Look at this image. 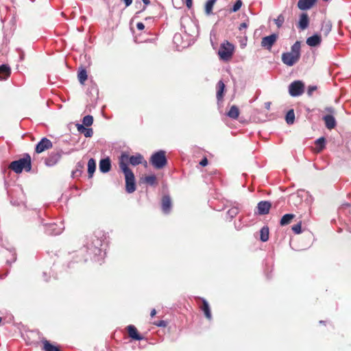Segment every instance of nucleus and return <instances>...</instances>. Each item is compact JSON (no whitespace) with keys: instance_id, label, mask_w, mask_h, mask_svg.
Segmentation results:
<instances>
[{"instance_id":"nucleus-33","label":"nucleus","mask_w":351,"mask_h":351,"mask_svg":"<svg viewBox=\"0 0 351 351\" xmlns=\"http://www.w3.org/2000/svg\"><path fill=\"white\" fill-rule=\"evenodd\" d=\"M79 82L84 84V82L87 80V72L85 69H82L77 74Z\"/></svg>"},{"instance_id":"nucleus-4","label":"nucleus","mask_w":351,"mask_h":351,"mask_svg":"<svg viewBox=\"0 0 351 351\" xmlns=\"http://www.w3.org/2000/svg\"><path fill=\"white\" fill-rule=\"evenodd\" d=\"M120 169L123 171L125 180V191L128 193H132L136 191V182L134 174L125 165H122Z\"/></svg>"},{"instance_id":"nucleus-1","label":"nucleus","mask_w":351,"mask_h":351,"mask_svg":"<svg viewBox=\"0 0 351 351\" xmlns=\"http://www.w3.org/2000/svg\"><path fill=\"white\" fill-rule=\"evenodd\" d=\"M300 42L296 41L291 47V51L285 52L282 54V62L291 66L296 64L300 58Z\"/></svg>"},{"instance_id":"nucleus-10","label":"nucleus","mask_w":351,"mask_h":351,"mask_svg":"<svg viewBox=\"0 0 351 351\" xmlns=\"http://www.w3.org/2000/svg\"><path fill=\"white\" fill-rule=\"evenodd\" d=\"M61 157L60 152H53L45 159V164L47 167H53L60 161Z\"/></svg>"},{"instance_id":"nucleus-8","label":"nucleus","mask_w":351,"mask_h":351,"mask_svg":"<svg viewBox=\"0 0 351 351\" xmlns=\"http://www.w3.org/2000/svg\"><path fill=\"white\" fill-rule=\"evenodd\" d=\"M326 111L328 112L330 114H326L323 117L324 124L328 130H332L336 125V120L334 117L331 114L334 113V109L331 107L326 108Z\"/></svg>"},{"instance_id":"nucleus-39","label":"nucleus","mask_w":351,"mask_h":351,"mask_svg":"<svg viewBox=\"0 0 351 351\" xmlns=\"http://www.w3.org/2000/svg\"><path fill=\"white\" fill-rule=\"evenodd\" d=\"M285 21V18L282 14H280L276 19H275V23L278 27H280Z\"/></svg>"},{"instance_id":"nucleus-40","label":"nucleus","mask_w":351,"mask_h":351,"mask_svg":"<svg viewBox=\"0 0 351 351\" xmlns=\"http://www.w3.org/2000/svg\"><path fill=\"white\" fill-rule=\"evenodd\" d=\"M292 230L295 233V234H300L302 232V226H301V223H298L294 226H292Z\"/></svg>"},{"instance_id":"nucleus-21","label":"nucleus","mask_w":351,"mask_h":351,"mask_svg":"<svg viewBox=\"0 0 351 351\" xmlns=\"http://www.w3.org/2000/svg\"><path fill=\"white\" fill-rule=\"evenodd\" d=\"M67 128L69 130H73L77 129L78 132H92V129H86L83 126V125H81L80 123H70L68 124Z\"/></svg>"},{"instance_id":"nucleus-37","label":"nucleus","mask_w":351,"mask_h":351,"mask_svg":"<svg viewBox=\"0 0 351 351\" xmlns=\"http://www.w3.org/2000/svg\"><path fill=\"white\" fill-rule=\"evenodd\" d=\"M238 213L239 208L237 207H232L230 208L227 212V215L230 217V219L234 218Z\"/></svg>"},{"instance_id":"nucleus-38","label":"nucleus","mask_w":351,"mask_h":351,"mask_svg":"<svg viewBox=\"0 0 351 351\" xmlns=\"http://www.w3.org/2000/svg\"><path fill=\"white\" fill-rule=\"evenodd\" d=\"M242 6V1L241 0H237L235 3L234 4L232 8L231 9V11L233 12H237Z\"/></svg>"},{"instance_id":"nucleus-7","label":"nucleus","mask_w":351,"mask_h":351,"mask_svg":"<svg viewBox=\"0 0 351 351\" xmlns=\"http://www.w3.org/2000/svg\"><path fill=\"white\" fill-rule=\"evenodd\" d=\"M304 92V84L300 80H295L289 86V93L292 97H298Z\"/></svg>"},{"instance_id":"nucleus-29","label":"nucleus","mask_w":351,"mask_h":351,"mask_svg":"<svg viewBox=\"0 0 351 351\" xmlns=\"http://www.w3.org/2000/svg\"><path fill=\"white\" fill-rule=\"evenodd\" d=\"M43 344L45 351H61L58 346L52 345L47 340L43 342Z\"/></svg>"},{"instance_id":"nucleus-5","label":"nucleus","mask_w":351,"mask_h":351,"mask_svg":"<svg viewBox=\"0 0 351 351\" xmlns=\"http://www.w3.org/2000/svg\"><path fill=\"white\" fill-rule=\"evenodd\" d=\"M151 165L157 169H161L167 164L166 152L164 150H159L154 153L149 160Z\"/></svg>"},{"instance_id":"nucleus-43","label":"nucleus","mask_w":351,"mask_h":351,"mask_svg":"<svg viewBox=\"0 0 351 351\" xmlns=\"http://www.w3.org/2000/svg\"><path fill=\"white\" fill-rule=\"evenodd\" d=\"M10 254H12V261H9V260H8V261H7V263H12V262H14V261H16V253H15V251H14V250H11V251H10Z\"/></svg>"},{"instance_id":"nucleus-6","label":"nucleus","mask_w":351,"mask_h":351,"mask_svg":"<svg viewBox=\"0 0 351 351\" xmlns=\"http://www.w3.org/2000/svg\"><path fill=\"white\" fill-rule=\"evenodd\" d=\"M234 46L228 40L223 42L219 47L218 55L223 61H229L234 53Z\"/></svg>"},{"instance_id":"nucleus-12","label":"nucleus","mask_w":351,"mask_h":351,"mask_svg":"<svg viewBox=\"0 0 351 351\" xmlns=\"http://www.w3.org/2000/svg\"><path fill=\"white\" fill-rule=\"evenodd\" d=\"M271 204L268 201H261L258 204L257 209L259 215H263L268 214Z\"/></svg>"},{"instance_id":"nucleus-2","label":"nucleus","mask_w":351,"mask_h":351,"mask_svg":"<svg viewBox=\"0 0 351 351\" xmlns=\"http://www.w3.org/2000/svg\"><path fill=\"white\" fill-rule=\"evenodd\" d=\"M10 168L16 173H20L24 169L26 171H29L32 168L31 157L29 154L19 160L12 161L10 165Z\"/></svg>"},{"instance_id":"nucleus-14","label":"nucleus","mask_w":351,"mask_h":351,"mask_svg":"<svg viewBox=\"0 0 351 351\" xmlns=\"http://www.w3.org/2000/svg\"><path fill=\"white\" fill-rule=\"evenodd\" d=\"M99 171L101 173H108L111 169V162L109 158H103L99 161Z\"/></svg>"},{"instance_id":"nucleus-17","label":"nucleus","mask_w":351,"mask_h":351,"mask_svg":"<svg viewBox=\"0 0 351 351\" xmlns=\"http://www.w3.org/2000/svg\"><path fill=\"white\" fill-rule=\"evenodd\" d=\"M128 332L130 338L135 340H142L143 337L138 333L136 328L133 325H129L128 326Z\"/></svg>"},{"instance_id":"nucleus-31","label":"nucleus","mask_w":351,"mask_h":351,"mask_svg":"<svg viewBox=\"0 0 351 351\" xmlns=\"http://www.w3.org/2000/svg\"><path fill=\"white\" fill-rule=\"evenodd\" d=\"M84 168V165L81 162H78L76 165L75 170L72 171L71 176L73 178H77L81 176L82 173V169Z\"/></svg>"},{"instance_id":"nucleus-16","label":"nucleus","mask_w":351,"mask_h":351,"mask_svg":"<svg viewBox=\"0 0 351 351\" xmlns=\"http://www.w3.org/2000/svg\"><path fill=\"white\" fill-rule=\"evenodd\" d=\"M171 208V200L169 195H165L162 199V210L165 214L169 213Z\"/></svg>"},{"instance_id":"nucleus-24","label":"nucleus","mask_w":351,"mask_h":351,"mask_svg":"<svg viewBox=\"0 0 351 351\" xmlns=\"http://www.w3.org/2000/svg\"><path fill=\"white\" fill-rule=\"evenodd\" d=\"M96 169V162L93 158H90L88 162V177L92 178Z\"/></svg>"},{"instance_id":"nucleus-35","label":"nucleus","mask_w":351,"mask_h":351,"mask_svg":"<svg viewBox=\"0 0 351 351\" xmlns=\"http://www.w3.org/2000/svg\"><path fill=\"white\" fill-rule=\"evenodd\" d=\"M332 29V24L330 21H324L322 25V31L324 32L326 35H327Z\"/></svg>"},{"instance_id":"nucleus-51","label":"nucleus","mask_w":351,"mask_h":351,"mask_svg":"<svg viewBox=\"0 0 351 351\" xmlns=\"http://www.w3.org/2000/svg\"><path fill=\"white\" fill-rule=\"evenodd\" d=\"M84 136L87 138L91 137L93 133H84Z\"/></svg>"},{"instance_id":"nucleus-27","label":"nucleus","mask_w":351,"mask_h":351,"mask_svg":"<svg viewBox=\"0 0 351 351\" xmlns=\"http://www.w3.org/2000/svg\"><path fill=\"white\" fill-rule=\"evenodd\" d=\"M295 217L293 214H286L282 216L280 219V223L281 226H286L291 223V220Z\"/></svg>"},{"instance_id":"nucleus-25","label":"nucleus","mask_w":351,"mask_h":351,"mask_svg":"<svg viewBox=\"0 0 351 351\" xmlns=\"http://www.w3.org/2000/svg\"><path fill=\"white\" fill-rule=\"evenodd\" d=\"M202 310L204 311L205 316L208 319H210L212 317L210 306L207 301L204 299L202 300Z\"/></svg>"},{"instance_id":"nucleus-41","label":"nucleus","mask_w":351,"mask_h":351,"mask_svg":"<svg viewBox=\"0 0 351 351\" xmlns=\"http://www.w3.org/2000/svg\"><path fill=\"white\" fill-rule=\"evenodd\" d=\"M154 324L158 327H166L167 325V322L165 320H160L159 322H154Z\"/></svg>"},{"instance_id":"nucleus-9","label":"nucleus","mask_w":351,"mask_h":351,"mask_svg":"<svg viewBox=\"0 0 351 351\" xmlns=\"http://www.w3.org/2000/svg\"><path fill=\"white\" fill-rule=\"evenodd\" d=\"M64 226L62 222L59 224L56 223L46 225L45 232L49 235H58L62 233Z\"/></svg>"},{"instance_id":"nucleus-54","label":"nucleus","mask_w":351,"mask_h":351,"mask_svg":"<svg viewBox=\"0 0 351 351\" xmlns=\"http://www.w3.org/2000/svg\"><path fill=\"white\" fill-rule=\"evenodd\" d=\"M97 244L99 245L100 241H99V240H97Z\"/></svg>"},{"instance_id":"nucleus-30","label":"nucleus","mask_w":351,"mask_h":351,"mask_svg":"<svg viewBox=\"0 0 351 351\" xmlns=\"http://www.w3.org/2000/svg\"><path fill=\"white\" fill-rule=\"evenodd\" d=\"M239 110L236 106H232L228 112V116L232 119H237L239 117Z\"/></svg>"},{"instance_id":"nucleus-15","label":"nucleus","mask_w":351,"mask_h":351,"mask_svg":"<svg viewBox=\"0 0 351 351\" xmlns=\"http://www.w3.org/2000/svg\"><path fill=\"white\" fill-rule=\"evenodd\" d=\"M317 0H299L298 7L301 10H306L311 9Z\"/></svg>"},{"instance_id":"nucleus-49","label":"nucleus","mask_w":351,"mask_h":351,"mask_svg":"<svg viewBox=\"0 0 351 351\" xmlns=\"http://www.w3.org/2000/svg\"><path fill=\"white\" fill-rule=\"evenodd\" d=\"M271 106V102H265V107L267 110H269Z\"/></svg>"},{"instance_id":"nucleus-48","label":"nucleus","mask_w":351,"mask_h":351,"mask_svg":"<svg viewBox=\"0 0 351 351\" xmlns=\"http://www.w3.org/2000/svg\"><path fill=\"white\" fill-rule=\"evenodd\" d=\"M101 250L98 247H95L94 250H93V252L94 254H100L101 253Z\"/></svg>"},{"instance_id":"nucleus-11","label":"nucleus","mask_w":351,"mask_h":351,"mask_svg":"<svg viewBox=\"0 0 351 351\" xmlns=\"http://www.w3.org/2000/svg\"><path fill=\"white\" fill-rule=\"evenodd\" d=\"M278 36L276 34L263 37L261 40V46L267 49L270 50L274 44L277 40Z\"/></svg>"},{"instance_id":"nucleus-20","label":"nucleus","mask_w":351,"mask_h":351,"mask_svg":"<svg viewBox=\"0 0 351 351\" xmlns=\"http://www.w3.org/2000/svg\"><path fill=\"white\" fill-rule=\"evenodd\" d=\"M326 140L324 137H321L317 139L315 142V147L313 148L314 152H320L325 147Z\"/></svg>"},{"instance_id":"nucleus-19","label":"nucleus","mask_w":351,"mask_h":351,"mask_svg":"<svg viewBox=\"0 0 351 351\" xmlns=\"http://www.w3.org/2000/svg\"><path fill=\"white\" fill-rule=\"evenodd\" d=\"M322 38L318 34H315L306 39V44L310 47H316L321 43Z\"/></svg>"},{"instance_id":"nucleus-3","label":"nucleus","mask_w":351,"mask_h":351,"mask_svg":"<svg viewBox=\"0 0 351 351\" xmlns=\"http://www.w3.org/2000/svg\"><path fill=\"white\" fill-rule=\"evenodd\" d=\"M143 162L145 165H147V162L144 160V158L141 154H136V155L130 156L129 154L123 153L119 158V168H121L123 164L128 167V163L131 164L132 166H136L143 163Z\"/></svg>"},{"instance_id":"nucleus-18","label":"nucleus","mask_w":351,"mask_h":351,"mask_svg":"<svg viewBox=\"0 0 351 351\" xmlns=\"http://www.w3.org/2000/svg\"><path fill=\"white\" fill-rule=\"evenodd\" d=\"M308 23H309V19H308V14L306 13H302L300 17V20H299V23H298V27L300 29L304 30L308 27Z\"/></svg>"},{"instance_id":"nucleus-55","label":"nucleus","mask_w":351,"mask_h":351,"mask_svg":"<svg viewBox=\"0 0 351 351\" xmlns=\"http://www.w3.org/2000/svg\"><path fill=\"white\" fill-rule=\"evenodd\" d=\"M324 322V321H320L319 323L320 324H323Z\"/></svg>"},{"instance_id":"nucleus-46","label":"nucleus","mask_w":351,"mask_h":351,"mask_svg":"<svg viewBox=\"0 0 351 351\" xmlns=\"http://www.w3.org/2000/svg\"><path fill=\"white\" fill-rule=\"evenodd\" d=\"M247 27V24L246 23H242L239 26V30L242 31L243 29H245Z\"/></svg>"},{"instance_id":"nucleus-44","label":"nucleus","mask_w":351,"mask_h":351,"mask_svg":"<svg viewBox=\"0 0 351 351\" xmlns=\"http://www.w3.org/2000/svg\"><path fill=\"white\" fill-rule=\"evenodd\" d=\"M199 165L202 167H205L208 165V160L206 158H204L199 162Z\"/></svg>"},{"instance_id":"nucleus-26","label":"nucleus","mask_w":351,"mask_h":351,"mask_svg":"<svg viewBox=\"0 0 351 351\" xmlns=\"http://www.w3.org/2000/svg\"><path fill=\"white\" fill-rule=\"evenodd\" d=\"M217 0H208L205 4V13L210 15L213 13V8Z\"/></svg>"},{"instance_id":"nucleus-34","label":"nucleus","mask_w":351,"mask_h":351,"mask_svg":"<svg viewBox=\"0 0 351 351\" xmlns=\"http://www.w3.org/2000/svg\"><path fill=\"white\" fill-rule=\"evenodd\" d=\"M144 182L150 186H154L157 184L156 177L155 175L145 176L144 178Z\"/></svg>"},{"instance_id":"nucleus-36","label":"nucleus","mask_w":351,"mask_h":351,"mask_svg":"<svg viewBox=\"0 0 351 351\" xmlns=\"http://www.w3.org/2000/svg\"><path fill=\"white\" fill-rule=\"evenodd\" d=\"M93 118L90 115H86L83 118L82 124L83 126H90L93 124Z\"/></svg>"},{"instance_id":"nucleus-22","label":"nucleus","mask_w":351,"mask_h":351,"mask_svg":"<svg viewBox=\"0 0 351 351\" xmlns=\"http://www.w3.org/2000/svg\"><path fill=\"white\" fill-rule=\"evenodd\" d=\"M11 70L9 66L6 64H2L0 66V78L2 80H6L10 75Z\"/></svg>"},{"instance_id":"nucleus-45","label":"nucleus","mask_w":351,"mask_h":351,"mask_svg":"<svg viewBox=\"0 0 351 351\" xmlns=\"http://www.w3.org/2000/svg\"><path fill=\"white\" fill-rule=\"evenodd\" d=\"M136 27L138 30H143L145 28V25L143 23L141 22H138L137 24H136Z\"/></svg>"},{"instance_id":"nucleus-53","label":"nucleus","mask_w":351,"mask_h":351,"mask_svg":"<svg viewBox=\"0 0 351 351\" xmlns=\"http://www.w3.org/2000/svg\"><path fill=\"white\" fill-rule=\"evenodd\" d=\"M2 322V317H0V324Z\"/></svg>"},{"instance_id":"nucleus-32","label":"nucleus","mask_w":351,"mask_h":351,"mask_svg":"<svg viewBox=\"0 0 351 351\" xmlns=\"http://www.w3.org/2000/svg\"><path fill=\"white\" fill-rule=\"evenodd\" d=\"M286 122L288 124H293L295 120V113L293 109L289 110L285 116Z\"/></svg>"},{"instance_id":"nucleus-42","label":"nucleus","mask_w":351,"mask_h":351,"mask_svg":"<svg viewBox=\"0 0 351 351\" xmlns=\"http://www.w3.org/2000/svg\"><path fill=\"white\" fill-rule=\"evenodd\" d=\"M316 89H317V86H308V90H307V94L309 96H311L313 94V93L315 90H316Z\"/></svg>"},{"instance_id":"nucleus-13","label":"nucleus","mask_w":351,"mask_h":351,"mask_svg":"<svg viewBox=\"0 0 351 351\" xmlns=\"http://www.w3.org/2000/svg\"><path fill=\"white\" fill-rule=\"evenodd\" d=\"M52 146L51 142L46 138H43L36 147V152L41 153Z\"/></svg>"},{"instance_id":"nucleus-52","label":"nucleus","mask_w":351,"mask_h":351,"mask_svg":"<svg viewBox=\"0 0 351 351\" xmlns=\"http://www.w3.org/2000/svg\"><path fill=\"white\" fill-rule=\"evenodd\" d=\"M143 2L145 4V5H148L149 4V0H142Z\"/></svg>"},{"instance_id":"nucleus-50","label":"nucleus","mask_w":351,"mask_h":351,"mask_svg":"<svg viewBox=\"0 0 351 351\" xmlns=\"http://www.w3.org/2000/svg\"><path fill=\"white\" fill-rule=\"evenodd\" d=\"M156 314V311L154 308L151 311V313H150V315L151 317H154L155 316V315Z\"/></svg>"},{"instance_id":"nucleus-23","label":"nucleus","mask_w":351,"mask_h":351,"mask_svg":"<svg viewBox=\"0 0 351 351\" xmlns=\"http://www.w3.org/2000/svg\"><path fill=\"white\" fill-rule=\"evenodd\" d=\"M217 99L218 101L222 99L223 97V92L225 90V84L222 80L218 82L217 84Z\"/></svg>"},{"instance_id":"nucleus-47","label":"nucleus","mask_w":351,"mask_h":351,"mask_svg":"<svg viewBox=\"0 0 351 351\" xmlns=\"http://www.w3.org/2000/svg\"><path fill=\"white\" fill-rule=\"evenodd\" d=\"M193 0H186V5L188 8H191L192 7Z\"/></svg>"},{"instance_id":"nucleus-28","label":"nucleus","mask_w":351,"mask_h":351,"mask_svg":"<svg viewBox=\"0 0 351 351\" xmlns=\"http://www.w3.org/2000/svg\"><path fill=\"white\" fill-rule=\"evenodd\" d=\"M260 239L262 241L265 242L269 239V228L267 226H264L261 229Z\"/></svg>"}]
</instances>
